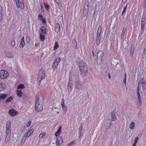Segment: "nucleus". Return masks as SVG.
<instances>
[{
  "mask_svg": "<svg viewBox=\"0 0 146 146\" xmlns=\"http://www.w3.org/2000/svg\"><path fill=\"white\" fill-rule=\"evenodd\" d=\"M79 66L80 75L83 77H85L88 72V68L86 66V63L84 61L81 60L79 63Z\"/></svg>",
  "mask_w": 146,
  "mask_h": 146,
  "instance_id": "1",
  "label": "nucleus"
},
{
  "mask_svg": "<svg viewBox=\"0 0 146 146\" xmlns=\"http://www.w3.org/2000/svg\"><path fill=\"white\" fill-rule=\"evenodd\" d=\"M35 101V110L37 112L41 111L43 110V102L42 101L39 100L38 94H36Z\"/></svg>",
  "mask_w": 146,
  "mask_h": 146,
  "instance_id": "2",
  "label": "nucleus"
},
{
  "mask_svg": "<svg viewBox=\"0 0 146 146\" xmlns=\"http://www.w3.org/2000/svg\"><path fill=\"white\" fill-rule=\"evenodd\" d=\"M11 122L10 121H8L6 123V135L5 140L6 143L10 139V136L11 134Z\"/></svg>",
  "mask_w": 146,
  "mask_h": 146,
  "instance_id": "3",
  "label": "nucleus"
},
{
  "mask_svg": "<svg viewBox=\"0 0 146 146\" xmlns=\"http://www.w3.org/2000/svg\"><path fill=\"white\" fill-rule=\"evenodd\" d=\"M141 86V83L139 82V84L138 86V87L137 90V96L139 101V103L137 105V108H139L140 107L141 105V104L142 102V100L141 98V97L143 95V92L141 91L140 92L139 91L140 86Z\"/></svg>",
  "mask_w": 146,
  "mask_h": 146,
  "instance_id": "4",
  "label": "nucleus"
},
{
  "mask_svg": "<svg viewBox=\"0 0 146 146\" xmlns=\"http://www.w3.org/2000/svg\"><path fill=\"white\" fill-rule=\"evenodd\" d=\"M45 77V72L42 69H40L38 73L37 80L38 82H40L41 80Z\"/></svg>",
  "mask_w": 146,
  "mask_h": 146,
  "instance_id": "5",
  "label": "nucleus"
},
{
  "mask_svg": "<svg viewBox=\"0 0 146 146\" xmlns=\"http://www.w3.org/2000/svg\"><path fill=\"white\" fill-rule=\"evenodd\" d=\"M102 31V28L101 26H99L97 34L96 37V44L98 45H99L100 43L101 36L100 35L101 34Z\"/></svg>",
  "mask_w": 146,
  "mask_h": 146,
  "instance_id": "6",
  "label": "nucleus"
},
{
  "mask_svg": "<svg viewBox=\"0 0 146 146\" xmlns=\"http://www.w3.org/2000/svg\"><path fill=\"white\" fill-rule=\"evenodd\" d=\"M9 76L8 72L4 70H0V77L1 79H5L7 78Z\"/></svg>",
  "mask_w": 146,
  "mask_h": 146,
  "instance_id": "7",
  "label": "nucleus"
},
{
  "mask_svg": "<svg viewBox=\"0 0 146 146\" xmlns=\"http://www.w3.org/2000/svg\"><path fill=\"white\" fill-rule=\"evenodd\" d=\"M74 84L76 90H80L83 87L82 82L79 80L76 81L74 82Z\"/></svg>",
  "mask_w": 146,
  "mask_h": 146,
  "instance_id": "8",
  "label": "nucleus"
},
{
  "mask_svg": "<svg viewBox=\"0 0 146 146\" xmlns=\"http://www.w3.org/2000/svg\"><path fill=\"white\" fill-rule=\"evenodd\" d=\"M16 5L18 8H21V9L24 7L23 0H15Z\"/></svg>",
  "mask_w": 146,
  "mask_h": 146,
  "instance_id": "9",
  "label": "nucleus"
},
{
  "mask_svg": "<svg viewBox=\"0 0 146 146\" xmlns=\"http://www.w3.org/2000/svg\"><path fill=\"white\" fill-rule=\"evenodd\" d=\"M60 60V57H58L56 58L53 63V68H56L57 67Z\"/></svg>",
  "mask_w": 146,
  "mask_h": 146,
  "instance_id": "10",
  "label": "nucleus"
},
{
  "mask_svg": "<svg viewBox=\"0 0 146 146\" xmlns=\"http://www.w3.org/2000/svg\"><path fill=\"white\" fill-rule=\"evenodd\" d=\"M103 56V52L101 50H99L97 53V59L99 60L100 61H101Z\"/></svg>",
  "mask_w": 146,
  "mask_h": 146,
  "instance_id": "11",
  "label": "nucleus"
},
{
  "mask_svg": "<svg viewBox=\"0 0 146 146\" xmlns=\"http://www.w3.org/2000/svg\"><path fill=\"white\" fill-rule=\"evenodd\" d=\"M72 80L71 78H69V82L67 86L68 90V92H70L72 90Z\"/></svg>",
  "mask_w": 146,
  "mask_h": 146,
  "instance_id": "12",
  "label": "nucleus"
},
{
  "mask_svg": "<svg viewBox=\"0 0 146 146\" xmlns=\"http://www.w3.org/2000/svg\"><path fill=\"white\" fill-rule=\"evenodd\" d=\"M112 121L111 119H107L105 121L104 125L106 128H108L111 126L112 125Z\"/></svg>",
  "mask_w": 146,
  "mask_h": 146,
  "instance_id": "13",
  "label": "nucleus"
},
{
  "mask_svg": "<svg viewBox=\"0 0 146 146\" xmlns=\"http://www.w3.org/2000/svg\"><path fill=\"white\" fill-rule=\"evenodd\" d=\"M47 29L46 27L44 26H41L40 28V34H46Z\"/></svg>",
  "mask_w": 146,
  "mask_h": 146,
  "instance_id": "14",
  "label": "nucleus"
},
{
  "mask_svg": "<svg viewBox=\"0 0 146 146\" xmlns=\"http://www.w3.org/2000/svg\"><path fill=\"white\" fill-rule=\"evenodd\" d=\"M86 5H85L84 6V9L83 10V16L85 17L87 15L88 10V4H87Z\"/></svg>",
  "mask_w": 146,
  "mask_h": 146,
  "instance_id": "15",
  "label": "nucleus"
},
{
  "mask_svg": "<svg viewBox=\"0 0 146 146\" xmlns=\"http://www.w3.org/2000/svg\"><path fill=\"white\" fill-rule=\"evenodd\" d=\"M63 142V139L60 136L57 138L56 143V145H60Z\"/></svg>",
  "mask_w": 146,
  "mask_h": 146,
  "instance_id": "16",
  "label": "nucleus"
},
{
  "mask_svg": "<svg viewBox=\"0 0 146 146\" xmlns=\"http://www.w3.org/2000/svg\"><path fill=\"white\" fill-rule=\"evenodd\" d=\"M8 113L11 116H15L18 113L17 111L13 109L10 110L8 112Z\"/></svg>",
  "mask_w": 146,
  "mask_h": 146,
  "instance_id": "17",
  "label": "nucleus"
},
{
  "mask_svg": "<svg viewBox=\"0 0 146 146\" xmlns=\"http://www.w3.org/2000/svg\"><path fill=\"white\" fill-rule=\"evenodd\" d=\"M145 16L143 15L142 16V20L141 21V27H142V28L143 27H144L145 24Z\"/></svg>",
  "mask_w": 146,
  "mask_h": 146,
  "instance_id": "18",
  "label": "nucleus"
},
{
  "mask_svg": "<svg viewBox=\"0 0 146 146\" xmlns=\"http://www.w3.org/2000/svg\"><path fill=\"white\" fill-rule=\"evenodd\" d=\"M122 65L121 63L117 62L116 64L115 67V70L118 71L121 69Z\"/></svg>",
  "mask_w": 146,
  "mask_h": 146,
  "instance_id": "19",
  "label": "nucleus"
},
{
  "mask_svg": "<svg viewBox=\"0 0 146 146\" xmlns=\"http://www.w3.org/2000/svg\"><path fill=\"white\" fill-rule=\"evenodd\" d=\"M140 82L141 83V86H140V87H141V84L142 85V89L144 91V90H146V83L145 81H143V82H141L140 81L138 82V85L139 84V83Z\"/></svg>",
  "mask_w": 146,
  "mask_h": 146,
  "instance_id": "20",
  "label": "nucleus"
},
{
  "mask_svg": "<svg viewBox=\"0 0 146 146\" xmlns=\"http://www.w3.org/2000/svg\"><path fill=\"white\" fill-rule=\"evenodd\" d=\"M60 30V26L58 23H56L55 26V30L56 32L58 33Z\"/></svg>",
  "mask_w": 146,
  "mask_h": 146,
  "instance_id": "21",
  "label": "nucleus"
},
{
  "mask_svg": "<svg viewBox=\"0 0 146 146\" xmlns=\"http://www.w3.org/2000/svg\"><path fill=\"white\" fill-rule=\"evenodd\" d=\"M25 43L24 36H23L21 40V43L20 44V47L23 48L25 46Z\"/></svg>",
  "mask_w": 146,
  "mask_h": 146,
  "instance_id": "22",
  "label": "nucleus"
},
{
  "mask_svg": "<svg viewBox=\"0 0 146 146\" xmlns=\"http://www.w3.org/2000/svg\"><path fill=\"white\" fill-rule=\"evenodd\" d=\"M112 121H115L116 119V117L115 115V111H112L111 114Z\"/></svg>",
  "mask_w": 146,
  "mask_h": 146,
  "instance_id": "23",
  "label": "nucleus"
},
{
  "mask_svg": "<svg viewBox=\"0 0 146 146\" xmlns=\"http://www.w3.org/2000/svg\"><path fill=\"white\" fill-rule=\"evenodd\" d=\"M72 46L74 48L76 49L77 48V42L75 38L72 41Z\"/></svg>",
  "mask_w": 146,
  "mask_h": 146,
  "instance_id": "24",
  "label": "nucleus"
},
{
  "mask_svg": "<svg viewBox=\"0 0 146 146\" xmlns=\"http://www.w3.org/2000/svg\"><path fill=\"white\" fill-rule=\"evenodd\" d=\"M61 128H62V127L61 126H60L59 127L57 131L55 133V135L56 137L58 136L60 134V133L61 132Z\"/></svg>",
  "mask_w": 146,
  "mask_h": 146,
  "instance_id": "25",
  "label": "nucleus"
},
{
  "mask_svg": "<svg viewBox=\"0 0 146 146\" xmlns=\"http://www.w3.org/2000/svg\"><path fill=\"white\" fill-rule=\"evenodd\" d=\"M17 94L19 97H21L22 96V92L21 90H18L17 91Z\"/></svg>",
  "mask_w": 146,
  "mask_h": 146,
  "instance_id": "26",
  "label": "nucleus"
},
{
  "mask_svg": "<svg viewBox=\"0 0 146 146\" xmlns=\"http://www.w3.org/2000/svg\"><path fill=\"white\" fill-rule=\"evenodd\" d=\"M7 96V94H1L0 95V100H2L5 99L6 98Z\"/></svg>",
  "mask_w": 146,
  "mask_h": 146,
  "instance_id": "27",
  "label": "nucleus"
},
{
  "mask_svg": "<svg viewBox=\"0 0 146 146\" xmlns=\"http://www.w3.org/2000/svg\"><path fill=\"white\" fill-rule=\"evenodd\" d=\"M6 55L7 57L10 58H12L13 57V55L11 52H8Z\"/></svg>",
  "mask_w": 146,
  "mask_h": 146,
  "instance_id": "28",
  "label": "nucleus"
},
{
  "mask_svg": "<svg viewBox=\"0 0 146 146\" xmlns=\"http://www.w3.org/2000/svg\"><path fill=\"white\" fill-rule=\"evenodd\" d=\"M134 52V48H133V46H132L131 48L130 57L132 58L133 57V54Z\"/></svg>",
  "mask_w": 146,
  "mask_h": 146,
  "instance_id": "29",
  "label": "nucleus"
},
{
  "mask_svg": "<svg viewBox=\"0 0 146 146\" xmlns=\"http://www.w3.org/2000/svg\"><path fill=\"white\" fill-rule=\"evenodd\" d=\"M40 38L41 40L43 41L45 39V34H40Z\"/></svg>",
  "mask_w": 146,
  "mask_h": 146,
  "instance_id": "30",
  "label": "nucleus"
},
{
  "mask_svg": "<svg viewBox=\"0 0 146 146\" xmlns=\"http://www.w3.org/2000/svg\"><path fill=\"white\" fill-rule=\"evenodd\" d=\"M61 105L63 110L65 111V113L67 110L66 107L65 105L64 104H61Z\"/></svg>",
  "mask_w": 146,
  "mask_h": 146,
  "instance_id": "31",
  "label": "nucleus"
},
{
  "mask_svg": "<svg viewBox=\"0 0 146 146\" xmlns=\"http://www.w3.org/2000/svg\"><path fill=\"white\" fill-rule=\"evenodd\" d=\"M25 87L23 84H21L18 86L17 87V89H22L24 88Z\"/></svg>",
  "mask_w": 146,
  "mask_h": 146,
  "instance_id": "32",
  "label": "nucleus"
},
{
  "mask_svg": "<svg viewBox=\"0 0 146 146\" xmlns=\"http://www.w3.org/2000/svg\"><path fill=\"white\" fill-rule=\"evenodd\" d=\"M59 45L58 44V43L57 41L55 42V44L54 46V49L56 50L58 47Z\"/></svg>",
  "mask_w": 146,
  "mask_h": 146,
  "instance_id": "33",
  "label": "nucleus"
},
{
  "mask_svg": "<svg viewBox=\"0 0 146 146\" xmlns=\"http://www.w3.org/2000/svg\"><path fill=\"white\" fill-rule=\"evenodd\" d=\"M13 100V98L12 96H11L8 98H7L6 101L7 103H8L9 102Z\"/></svg>",
  "mask_w": 146,
  "mask_h": 146,
  "instance_id": "34",
  "label": "nucleus"
},
{
  "mask_svg": "<svg viewBox=\"0 0 146 146\" xmlns=\"http://www.w3.org/2000/svg\"><path fill=\"white\" fill-rule=\"evenodd\" d=\"M135 123L132 122L129 125V127L131 129H133L134 128Z\"/></svg>",
  "mask_w": 146,
  "mask_h": 146,
  "instance_id": "35",
  "label": "nucleus"
},
{
  "mask_svg": "<svg viewBox=\"0 0 146 146\" xmlns=\"http://www.w3.org/2000/svg\"><path fill=\"white\" fill-rule=\"evenodd\" d=\"M143 57L146 59V47L145 48L143 53Z\"/></svg>",
  "mask_w": 146,
  "mask_h": 146,
  "instance_id": "36",
  "label": "nucleus"
},
{
  "mask_svg": "<svg viewBox=\"0 0 146 146\" xmlns=\"http://www.w3.org/2000/svg\"><path fill=\"white\" fill-rule=\"evenodd\" d=\"M31 134V132H29L28 131V132L25 134L24 136L25 137H29Z\"/></svg>",
  "mask_w": 146,
  "mask_h": 146,
  "instance_id": "37",
  "label": "nucleus"
},
{
  "mask_svg": "<svg viewBox=\"0 0 146 146\" xmlns=\"http://www.w3.org/2000/svg\"><path fill=\"white\" fill-rule=\"evenodd\" d=\"M83 128H79V133L80 135L79 137V138L80 137L81 135L82 134V131Z\"/></svg>",
  "mask_w": 146,
  "mask_h": 146,
  "instance_id": "38",
  "label": "nucleus"
},
{
  "mask_svg": "<svg viewBox=\"0 0 146 146\" xmlns=\"http://www.w3.org/2000/svg\"><path fill=\"white\" fill-rule=\"evenodd\" d=\"M44 4L45 8L47 10L49 9V6L48 5L47 3H44Z\"/></svg>",
  "mask_w": 146,
  "mask_h": 146,
  "instance_id": "39",
  "label": "nucleus"
},
{
  "mask_svg": "<svg viewBox=\"0 0 146 146\" xmlns=\"http://www.w3.org/2000/svg\"><path fill=\"white\" fill-rule=\"evenodd\" d=\"M15 44V41L14 40H12L11 42V45L12 46H14Z\"/></svg>",
  "mask_w": 146,
  "mask_h": 146,
  "instance_id": "40",
  "label": "nucleus"
},
{
  "mask_svg": "<svg viewBox=\"0 0 146 146\" xmlns=\"http://www.w3.org/2000/svg\"><path fill=\"white\" fill-rule=\"evenodd\" d=\"M38 19L42 20L43 18V16L41 14H39L38 17Z\"/></svg>",
  "mask_w": 146,
  "mask_h": 146,
  "instance_id": "41",
  "label": "nucleus"
},
{
  "mask_svg": "<svg viewBox=\"0 0 146 146\" xmlns=\"http://www.w3.org/2000/svg\"><path fill=\"white\" fill-rule=\"evenodd\" d=\"M127 6H126L124 8H123V11L122 13V14H121V15L122 16L123 14L125 13V12L126 10V9H127Z\"/></svg>",
  "mask_w": 146,
  "mask_h": 146,
  "instance_id": "42",
  "label": "nucleus"
},
{
  "mask_svg": "<svg viewBox=\"0 0 146 146\" xmlns=\"http://www.w3.org/2000/svg\"><path fill=\"white\" fill-rule=\"evenodd\" d=\"M45 136V134L44 133H41L39 135L40 138H44Z\"/></svg>",
  "mask_w": 146,
  "mask_h": 146,
  "instance_id": "43",
  "label": "nucleus"
},
{
  "mask_svg": "<svg viewBox=\"0 0 146 146\" xmlns=\"http://www.w3.org/2000/svg\"><path fill=\"white\" fill-rule=\"evenodd\" d=\"M26 138L24 136L21 141V143H23L26 140Z\"/></svg>",
  "mask_w": 146,
  "mask_h": 146,
  "instance_id": "44",
  "label": "nucleus"
},
{
  "mask_svg": "<svg viewBox=\"0 0 146 146\" xmlns=\"http://www.w3.org/2000/svg\"><path fill=\"white\" fill-rule=\"evenodd\" d=\"M125 78L123 80V81L124 82L125 84H126V74H125Z\"/></svg>",
  "mask_w": 146,
  "mask_h": 146,
  "instance_id": "45",
  "label": "nucleus"
},
{
  "mask_svg": "<svg viewBox=\"0 0 146 146\" xmlns=\"http://www.w3.org/2000/svg\"><path fill=\"white\" fill-rule=\"evenodd\" d=\"M74 142L72 141L70 143L68 144L67 146H71L72 145H74Z\"/></svg>",
  "mask_w": 146,
  "mask_h": 146,
  "instance_id": "46",
  "label": "nucleus"
},
{
  "mask_svg": "<svg viewBox=\"0 0 146 146\" xmlns=\"http://www.w3.org/2000/svg\"><path fill=\"white\" fill-rule=\"evenodd\" d=\"M31 123V121H29L27 124V127H29L30 126V125Z\"/></svg>",
  "mask_w": 146,
  "mask_h": 146,
  "instance_id": "47",
  "label": "nucleus"
},
{
  "mask_svg": "<svg viewBox=\"0 0 146 146\" xmlns=\"http://www.w3.org/2000/svg\"><path fill=\"white\" fill-rule=\"evenodd\" d=\"M139 139V137H136V138L135 139V141H134V143H137V141H138V140Z\"/></svg>",
  "mask_w": 146,
  "mask_h": 146,
  "instance_id": "48",
  "label": "nucleus"
},
{
  "mask_svg": "<svg viewBox=\"0 0 146 146\" xmlns=\"http://www.w3.org/2000/svg\"><path fill=\"white\" fill-rule=\"evenodd\" d=\"M2 7H1V5H0V13L1 14V15L2 14Z\"/></svg>",
  "mask_w": 146,
  "mask_h": 146,
  "instance_id": "49",
  "label": "nucleus"
},
{
  "mask_svg": "<svg viewBox=\"0 0 146 146\" xmlns=\"http://www.w3.org/2000/svg\"><path fill=\"white\" fill-rule=\"evenodd\" d=\"M125 34V33L122 32L121 35V38H123L124 36V35Z\"/></svg>",
  "mask_w": 146,
  "mask_h": 146,
  "instance_id": "50",
  "label": "nucleus"
},
{
  "mask_svg": "<svg viewBox=\"0 0 146 146\" xmlns=\"http://www.w3.org/2000/svg\"><path fill=\"white\" fill-rule=\"evenodd\" d=\"M144 27H143V28H142V27H141V34H142L143 32V29Z\"/></svg>",
  "mask_w": 146,
  "mask_h": 146,
  "instance_id": "51",
  "label": "nucleus"
},
{
  "mask_svg": "<svg viewBox=\"0 0 146 146\" xmlns=\"http://www.w3.org/2000/svg\"><path fill=\"white\" fill-rule=\"evenodd\" d=\"M26 40H27L28 42H29L30 40L29 37H27L26 38Z\"/></svg>",
  "mask_w": 146,
  "mask_h": 146,
  "instance_id": "52",
  "label": "nucleus"
},
{
  "mask_svg": "<svg viewBox=\"0 0 146 146\" xmlns=\"http://www.w3.org/2000/svg\"><path fill=\"white\" fill-rule=\"evenodd\" d=\"M143 7L144 9L146 8V0H145L144 4L143 5Z\"/></svg>",
  "mask_w": 146,
  "mask_h": 146,
  "instance_id": "53",
  "label": "nucleus"
},
{
  "mask_svg": "<svg viewBox=\"0 0 146 146\" xmlns=\"http://www.w3.org/2000/svg\"><path fill=\"white\" fill-rule=\"evenodd\" d=\"M34 130L33 129H31L29 131V132H31V134H32Z\"/></svg>",
  "mask_w": 146,
  "mask_h": 146,
  "instance_id": "54",
  "label": "nucleus"
},
{
  "mask_svg": "<svg viewBox=\"0 0 146 146\" xmlns=\"http://www.w3.org/2000/svg\"><path fill=\"white\" fill-rule=\"evenodd\" d=\"M125 31L126 29L125 27H124L123 29L122 32L125 33Z\"/></svg>",
  "mask_w": 146,
  "mask_h": 146,
  "instance_id": "55",
  "label": "nucleus"
},
{
  "mask_svg": "<svg viewBox=\"0 0 146 146\" xmlns=\"http://www.w3.org/2000/svg\"><path fill=\"white\" fill-rule=\"evenodd\" d=\"M64 99L63 98L62 100V103H61V105L63 104H64Z\"/></svg>",
  "mask_w": 146,
  "mask_h": 146,
  "instance_id": "56",
  "label": "nucleus"
},
{
  "mask_svg": "<svg viewBox=\"0 0 146 146\" xmlns=\"http://www.w3.org/2000/svg\"><path fill=\"white\" fill-rule=\"evenodd\" d=\"M75 75L76 76V78L77 79H78L79 78V75L78 74H76Z\"/></svg>",
  "mask_w": 146,
  "mask_h": 146,
  "instance_id": "57",
  "label": "nucleus"
},
{
  "mask_svg": "<svg viewBox=\"0 0 146 146\" xmlns=\"http://www.w3.org/2000/svg\"><path fill=\"white\" fill-rule=\"evenodd\" d=\"M42 21L43 22V23H46V19H42Z\"/></svg>",
  "mask_w": 146,
  "mask_h": 146,
  "instance_id": "58",
  "label": "nucleus"
},
{
  "mask_svg": "<svg viewBox=\"0 0 146 146\" xmlns=\"http://www.w3.org/2000/svg\"><path fill=\"white\" fill-rule=\"evenodd\" d=\"M83 125L82 124H81L80 128H83Z\"/></svg>",
  "mask_w": 146,
  "mask_h": 146,
  "instance_id": "59",
  "label": "nucleus"
},
{
  "mask_svg": "<svg viewBox=\"0 0 146 146\" xmlns=\"http://www.w3.org/2000/svg\"><path fill=\"white\" fill-rule=\"evenodd\" d=\"M127 1V0H122V2L124 3H125Z\"/></svg>",
  "mask_w": 146,
  "mask_h": 146,
  "instance_id": "60",
  "label": "nucleus"
},
{
  "mask_svg": "<svg viewBox=\"0 0 146 146\" xmlns=\"http://www.w3.org/2000/svg\"><path fill=\"white\" fill-rule=\"evenodd\" d=\"M2 86L3 84L2 83H0V88L2 87Z\"/></svg>",
  "mask_w": 146,
  "mask_h": 146,
  "instance_id": "61",
  "label": "nucleus"
},
{
  "mask_svg": "<svg viewBox=\"0 0 146 146\" xmlns=\"http://www.w3.org/2000/svg\"><path fill=\"white\" fill-rule=\"evenodd\" d=\"M108 74H109V79H110V78H111V76H110V73L109 72H108Z\"/></svg>",
  "mask_w": 146,
  "mask_h": 146,
  "instance_id": "62",
  "label": "nucleus"
},
{
  "mask_svg": "<svg viewBox=\"0 0 146 146\" xmlns=\"http://www.w3.org/2000/svg\"><path fill=\"white\" fill-rule=\"evenodd\" d=\"M35 46L36 47L38 46V44L36 43L35 45Z\"/></svg>",
  "mask_w": 146,
  "mask_h": 146,
  "instance_id": "63",
  "label": "nucleus"
},
{
  "mask_svg": "<svg viewBox=\"0 0 146 146\" xmlns=\"http://www.w3.org/2000/svg\"><path fill=\"white\" fill-rule=\"evenodd\" d=\"M136 143H134V144H133V146H136Z\"/></svg>",
  "mask_w": 146,
  "mask_h": 146,
  "instance_id": "64",
  "label": "nucleus"
}]
</instances>
